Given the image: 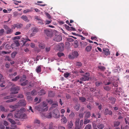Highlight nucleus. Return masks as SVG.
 Instances as JSON below:
<instances>
[{
  "mask_svg": "<svg viewBox=\"0 0 129 129\" xmlns=\"http://www.w3.org/2000/svg\"><path fill=\"white\" fill-rule=\"evenodd\" d=\"M33 8L32 7H31L30 9H27L24 10L23 11V13H26L30 12H32L33 11Z\"/></svg>",
  "mask_w": 129,
  "mask_h": 129,
  "instance_id": "obj_22",
  "label": "nucleus"
},
{
  "mask_svg": "<svg viewBox=\"0 0 129 129\" xmlns=\"http://www.w3.org/2000/svg\"><path fill=\"white\" fill-rule=\"evenodd\" d=\"M64 45L62 43L56 45L57 49L59 51H62L64 49Z\"/></svg>",
  "mask_w": 129,
  "mask_h": 129,
  "instance_id": "obj_10",
  "label": "nucleus"
},
{
  "mask_svg": "<svg viewBox=\"0 0 129 129\" xmlns=\"http://www.w3.org/2000/svg\"><path fill=\"white\" fill-rule=\"evenodd\" d=\"M103 52L105 55L106 56H108L110 54L109 50L108 49H103Z\"/></svg>",
  "mask_w": 129,
  "mask_h": 129,
  "instance_id": "obj_13",
  "label": "nucleus"
},
{
  "mask_svg": "<svg viewBox=\"0 0 129 129\" xmlns=\"http://www.w3.org/2000/svg\"><path fill=\"white\" fill-rule=\"evenodd\" d=\"M20 46V44L18 40H15L13 43L11 45V46L13 49L15 48V47H18Z\"/></svg>",
  "mask_w": 129,
  "mask_h": 129,
  "instance_id": "obj_7",
  "label": "nucleus"
},
{
  "mask_svg": "<svg viewBox=\"0 0 129 129\" xmlns=\"http://www.w3.org/2000/svg\"><path fill=\"white\" fill-rule=\"evenodd\" d=\"M73 125V122L72 121H71L68 123V127L69 129L71 128Z\"/></svg>",
  "mask_w": 129,
  "mask_h": 129,
  "instance_id": "obj_25",
  "label": "nucleus"
},
{
  "mask_svg": "<svg viewBox=\"0 0 129 129\" xmlns=\"http://www.w3.org/2000/svg\"><path fill=\"white\" fill-rule=\"evenodd\" d=\"M62 40V36L59 35H56L54 37L53 40L57 42H60Z\"/></svg>",
  "mask_w": 129,
  "mask_h": 129,
  "instance_id": "obj_8",
  "label": "nucleus"
},
{
  "mask_svg": "<svg viewBox=\"0 0 129 129\" xmlns=\"http://www.w3.org/2000/svg\"><path fill=\"white\" fill-rule=\"evenodd\" d=\"M74 44L76 45V46H75V47H77L78 46V42L76 40L74 41Z\"/></svg>",
  "mask_w": 129,
  "mask_h": 129,
  "instance_id": "obj_62",
  "label": "nucleus"
},
{
  "mask_svg": "<svg viewBox=\"0 0 129 129\" xmlns=\"http://www.w3.org/2000/svg\"><path fill=\"white\" fill-rule=\"evenodd\" d=\"M79 100L81 102H85L86 101V99L84 97H79Z\"/></svg>",
  "mask_w": 129,
  "mask_h": 129,
  "instance_id": "obj_31",
  "label": "nucleus"
},
{
  "mask_svg": "<svg viewBox=\"0 0 129 129\" xmlns=\"http://www.w3.org/2000/svg\"><path fill=\"white\" fill-rule=\"evenodd\" d=\"M67 41L70 42H72L74 41V40L72 38H67Z\"/></svg>",
  "mask_w": 129,
  "mask_h": 129,
  "instance_id": "obj_49",
  "label": "nucleus"
},
{
  "mask_svg": "<svg viewBox=\"0 0 129 129\" xmlns=\"http://www.w3.org/2000/svg\"><path fill=\"white\" fill-rule=\"evenodd\" d=\"M27 82H28V81H27V80L26 81H25L23 82V83H21V85L22 86H25L27 83H28Z\"/></svg>",
  "mask_w": 129,
  "mask_h": 129,
  "instance_id": "obj_52",
  "label": "nucleus"
},
{
  "mask_svg": "<svg viewBox=\"0 0 129 129\" xmlns=\"http://www.w3.org/2000/svg\"><path fill=\"white\" fill-rule=\"evenodd\" d=\"M90 74L88 73H86V74L83 77L80 79V80L84 81L88 80L89 79V76Z\"/></svg>",
  "mask_w": 129,
  "mask_h": 129,
  "instance_id": "obj_5",
  "label": "nucleus"
},
{
  "mask_svg": "<svg viewBox=\"0 0 129 129\" xmlns=\"http://www.w3.org/2000/svg\"><path fill=\"white\" fill-rule=\"evenodd\" d=\"M20 105L22 106H25L26 105V101L24 100H22L19 102Z\"/></svg>",
  "mask_w": 129,
  "mask_h": 129,
  "instance_id": "obj_16",
  "label": "nucleus"
},
{
  "mask_svg": "<svg viewBox=\"0 0 129 129\" xmlns=\"http://www.w3.org/2000/svg\"><path fill=\"white\" fill-rule=\"evenodd\" d=\"M90 120L87 119H85L84 122V123L85 124H86L89 122Z\"/></svg>",
  "mask_w": 129,
  "mask_h": 129,
  "instance_id": "obj_57",
  "label": "nucleus"
},
{
  "mask_svg": "<svg viewBox=\"0 0 129 129\" xmlns=\"http://www.w3.org/2000/svg\"><path fill=\"white\" fill-rule=\"evenodd\" d=\"M31 94L33 95H35L36 94V91L35 89L33 90L31 92Z\"/></svg>",
  "mask_w": 129,
  "mask_h": 129,
  "instance_id": "obj_43",
  "label": "nucleus"
},
{
  "mask_svg": "<svg viewBox=\"0 0 129 129\" xmlns=\"http://www.w3.org/2000/svg\"><path fill=\"white\" fill-rule=\"evenodd\" d=\"M80 120L78 118L76 119L75 122V127L74 129H80L83 124V120H81L80 121V124L79 125Z\"/></svg>",
  "mask_w": 129,
  "mask_h": 129,
  "instance_id": "obj_1",
  "label": "nucleus"
},
{
  "mask_svg": "<svg viewBox=\"0 0 129 129\" xmlns=\"http://www.w3.org/2000/svg\"><path fill=\"white\" fill-rule=\"evenodd\" d=\"M36 72L38 73L40 72L41 71V66L37 67L36 69Z\"/></svg>",
  "mask_w": 129,
  "mask_h": 129,
  "instance_id": "obj_32",
  "label": "nucleus"
},
{
  "mask_svg": "<svg viewBox=\"0 0 129 129\" xmlns=\"http://www.w3.org/2000/svg\"><path fill=\"white\" fill-rule=\"evenodd\" d=\"M58 106V104L57 102H56L55 104H53L52 105L51 108H55Z\"/></svg>",
  "mask_w": 129,
  "mask_h": 129,
  "instance_id": "obj_46",
  "label": "nucleus"
},
{
  "mask_svg": "<svg viewBox=\"0 0 129 129\" xmlns=\"http://www.w3.org/2000/svg\"><path fill=\"white\" fill-rule=\"evenodd\" d=\"M50 48L49 47H46L45 48L46 51L47 52H49L50 50Z\"/></svg>",
  "mask_w": 129,
  "mask_h": 129,
  "instance_id": "obj_63",
  "label": "nucleus"
},
{
  "mask_svg": "<svg viewBox=\"0 0 129 129\" xmlns=\"http://www.w3.org/2000/svg\"><path fill=\"white\" fill-rule=\"evenodd\" d=\"M104 89L106 90H109L110 89V88L108 86L106 85L105 86H104Z\"/></svg>",
  "mask_w": 129,
  "mask_h": 129,
  "instance_id": "obj_48",
  "label": "nucleus"
},
{
  "mask_svg": "<svg viewBox=\"0 0 129 129\" xmlns=\"http://www.w3.org/2000/svg\"><path fill=\"white\" fill-rule=\"evenodd\" d=\"M17 100L16 98H15L13 99H9L6 101V102L7 103H10L16 101Z\"/></svg>",
  "mask_w": 129,
  "mask_h": 129,
  "instance_id": "obj_33",
  "label": "nucleus"
},
{
  "mask_svg": "<svg viewBox=\"0 0 129 129\" xmlns=\"http://www.w3.org/2000/svg\"><path fill=\"white\" fill-rule=\"evenodd\" d=\"M109 99L111 101V103L113 104H115L116 100V98L113 97L109 98Z\"/></svg>",
  "mask_w": 129,
  "mask_h": 129,
  "instance_id": "obj_28",
  "label": "nucleus"
},
{
  "mask_svg": "<svg viewBox=\"0 0 129 129\" xmlns=\"http://www.w3.org/2000/svg\"><path fill=\"white\" fill-rule=\"evenodd\" d=\"M31 25V24L30 23H28L27 24L25 27V28L27 29L29 28Z\"/></svg>",
  "mask_w": 129,
  "mask_h": 129,
  "instance_id": "obj_58",
  "label": "nucleus"
},
{
  "mask_svg": "<svg viewBox=\"0 0 129 129\" xmlns=\"http://www.w3.org/2000/svg\"><path fill=\"white\" fill-rule=\"evenodd\" d=\"M90 116V113L89 112H87L85 114V117L87 118H89Z\"/></svg>",
  "mask_w": 129,
  "mask_h": 129,
  "instance_id": "obj_35",
  "label": "nucleus"
},
{
  "mask_svg": "<svg viewBox=\"0 0 129 129\" xmlns=\"http://www.w3.org/2000/svg\"><path fill=\"white\" fill-rule=\"evenodd\" d=\"M82 65V63L80 62H77L76 64V66L78 67H81Z\"/></svg>",
  "mask_w": 129,
  "mask_h": 129,
  "instance_id": "obj_37",
  "label": "nucleus"
},
{
  "mask_svg": "<svg viewBox=\"0 0 129 129\" xmlns=\"http://www.w3.org/2000/svg\"><path fill=\"white\" fill-rule=\"evenodd\" d=\"M31 29L32 33L30 35V36L31 37L34 36L35 34H36L39 31V29L38 28L36 27H32Z\"/></svg>",
  "mask_w": 129,
  "mask_h": 129,
  "instance_id": "obj_6",
  "label": "nucleus"
},
{
  "mask_svg": "<svg viewBox=\"0 0 129 129\" xmlns=\"http://www.w3.org/2000/svg\"><path fill=\"white\" fill-rule=\"evenodd\" d=\"M20 89L19 87L17 86L15 87L13 86H12L10 89V91L12 92L10 93V95L16 94L18 93V91Z\"/></svg>",
  "mask_w": 129,
  "mask_h": 129,
  "instance_id": "obj_2",
  "label": "nucleus"
},
{
  "mask_svg": "<svg viewBox=\"0 0 129 129\" xmlns=\"http://www.w3.org/2000/svg\"><path fill=\"white\" fill-rule=\"evenodd\" d=\"M13 31V30L10 29V28H9L6 31V33L7 34H11Z\"/></svg>",
  "mask_w": 129,
  "mask_h": 129,
  "instance_id": "obj_36",
  "label": "nucleus"
},
{
  "mask_svg": "<svg viewBox=\"0 0 129 129\" xmlns=\"http://www.w3.org/2000/svg\"><path fill=\"white\" fill-rule=\"evenodd\" d=\"M97 126L99 129H102L104 127V125L103 124L99 123Z\"/></svg>",
  "mask_w": 129,
  "mask_h": 129,
  "instance_id": "obj_24",
  "label": "nucleus"
},
{
  "mask_svg": "<svg viewBox=\"0 0 129 129\" xmlns=\"http://www.w3.org/2000/svg\"><path fill=\"white\" fill-rule=\"evenodd\" d=\"M104 114L105 115H107L108 114L112 115V112L111 111L109 110L108 109L106 108L105 110Z\"/></svg>",
  "mask_w": 129,
  "mask_h": 129,
  "instance_id": "obj_12",
  "label": "nucleus"
},
{
  "mask_svg": "<svg viewBox=\"0 0 129 129\" xmlns=\"http://www.w3.org/2000/svg\"><path fill=\"white\" fill-rule=\"evenodd\" d=\"M53 116L55 118H58L60 116V114L59 111L57 109H55L52 113Z\"/></svg>",
  "mask_w": 129,
  "mask_h": 129,
  "instance_id": "obj_3",
  "label": "nucleus"
},
{
  "mask_svg": "<svg viewBox=\"0 0 129 129\" xmlns=\"http://www.w3.org/2000/svg\"><path fill=\"white\" fill-rule=\"evenodd\" d=\"M46 93V91L43 89H41L38 92V95H43Z\"/></svg>",
  "mask_w": 129,
  "mask_h": 129,
  "instance_id": "obj_23",
  "label": "nucleus"
},
{
  "mask_svg": "<svg viewBox=\"0 0 129 129\" xmlns=\"http://www.w3.org/2000/svg\"><path fill=\"white\" fill-rule=\"evenodd\" d=\"M125 122L126 124H127L129 121V117H127L124 119Z\"/></svg>",
  "mask_w": 129,
  "mask_h": 129,
  "instance_id": "obj_50",
  "label": "nucleus"
},
{
  "mask_svg": "<svg viewBox=\"0 0 129 129\" xmlns=\"http://www.w3.org/2000/svg\"><path fill=\"white\" fill-rule=\"evenodd\" d=\"M20 119H25L26 117V115L23 112H22L21 115H20Z\"/></svg>",
  "mask_w": 129,
  "mask_h": 129,
  "instance_id": "obj_17",
  "label": "nucleus"
},
{
  "mask_svg": "<svg viewBox=\"0 0 129 129\" xmlns=\"http://www.w3.org/2000/svg\"><path fill=\"white\" fill-rule=\"evenodd\" d=\"M61 122L63 124L66 123L67 122V119L65 117H63L61 119Z\"/></svg>",
  "mask_w": 129,
  "mask_h": 129,
  "instance_id": "obj_18",
  "label": "nucleus"
},
{
  "mask_svg": "<svg viewBox=\"0 0 129 129\" xmlns=\"http://www.w3.org/2000/svg\"><path fill=\"white\" fill-rule=\"evenodd\" d=\"M40 123V121L37 119H35L34 120V124L35 125L36 124H39Z\"/></svg>",
  "mask_w": 129,
  "mask_h": 129,
  "instance_id": "obj_29",
  "label": "nucleus"
},
{
  "mask_svg": "<svg viewBox=\"0 0 129 129\" xmlns=\"http://www.w3.org/2000/svg\"><path fill=\"white\" fill-rule=\"evenodd\" d=\"M20 76H18L15 77V78L12 79V80L13 81H16L20 78Z\"/></svg>",
  "mask_w": 129,
  "mask_h": 129,
  "instance_id": "obj_40",
  "label": "nucleus"
},
{
  "mask_svg": "<svg viewBox=\"0 0 129 129\" xmlns=\"http://www.w3.org/2000/svg\"><path fill=\"white\" fill-rule=\"evenodd\" d=\"M17 53L16 52H12L11 54L12 57V58L14 57Z\"/></svg>",
  "mask_w": 129,
  "mask_h": 129,
  "instance_id": "obj_47",
  "label": "nucleus"
},
{
  "mask_svg": "<svg viewBox=\"0 0 129 129\" xmlns=\"http://www.w3.org/2000/svg\"><path fill=\"white\" fill-rule=\"evenodd\" d=\"M75 114L73 112H72L69 115V116L72 118H73L75 116Z\"/></svg>",
  "mask_w": 129,
  "mask_h": 129,
  "instance_id": "obj_61",
  "label": "nucleus"
},
{
  "mask_svg": "<svg viewBox=\"0 0 129 129\" xmlns=\"http://www.w3.org/2000/svg\"><path fill=\"white\" fill-rule=\"evenodd\" d=\"M98 68L101 71H104L106 69V68L104 66H99L98 67Z\"/></svg>",
  "mask_w": 129,
  "mask_h": 129,
  "instance_id": "obj_41",
  "label": "nucleus"
},
{
  "mask_svg": "<svg viewBox=\"0 0 129 129\" xmlns=\"http://www.w3.org/2000/svg\"><path fill=\"white\" fill-rule=\"evenodd\" d=\"M64 27L66 28V29L70 31V27L68 25H66V24H65L64 25Z\"/></svg>",
  "mask_w": 129,
  "mask_h": 129,
  "instance_id": "obj_55",
  "label": "nucleus"
},
{
  "mask_svg": "<svg viewBox=\"0 0 129 129\" xmlns=\"http://www.w3.org/2000/svg\"><path fill=\"white\" fill-rule=\"evenodd\" d=\"M57 54L58 56L59 57H60L62 56H64V55L63 53L60 52L58 53Z\"/></svg>",
  "mask_w": 129,
  "mask_h": 129,
  "instance_id": "obj_53",
  "label": "nucleus"
},
{
  "mask_svg": "<svg viewBox=\"0 0 129 129\" xmlns=\"http://www.w3.org/2000/svg\"><path fill=\"white\" fill-rule=\"evenodd\" d=\"M8 120L9 121V122H10V123L12 124H16V123L12 119L10 118H8Z\"/></svg>",
  "mask_w": 129,
  "mask_h": 129,
  "instance_id": "obj_34",
  "label": "nucleus"
},
{
  "mask_svg": "<svg viewBox=\"0 0 129 129\" xmlns=\"http://www.w3.org/2000/svg\"><path fill=\"white\" fill-rule=\"evenodd\" d=\"M120 124V122L119 121H115L114 122V126H118Z\"/></svg>",
  "mask_w": 129,
  "mask_h": 129,
  "instance_id": "obj_45",
  "label": "nucleus"
},
{
  "mask_svg": "<svg viewBox=\"0 0 129 129\" xmlns=\"http://www.w3.org/2000/svg\"><path fill=\"white\" fill-rule=\"evenodd\" d=\"M41 106L40 105H38L36 106L35 107V109L39 111H43L44 110V109L42 108Z\"/></svg>",
  "mask_w": 129,
  "mask_h": 129,
  "instance_id": "obj_20",
  "label": "nucleus"
},
{
  "mask_svg": "<svg viewBox=\"0 0 129 129\" xmlns=\"http://www.w3.org/2000/svg\"><path fill=\"white\" fill-rule=\"evenodd\" d=\"M80 106V105L79 104H76L74 106V108L75 109L78 111L79 110Z\"/></svg>",
  "mask_w": 129,
  "mask_h": 129,
  "instance_id": "obj_27",
  "label": "nucleus"
},
{
  "mask_svg": "<svg viewBox=\"0 0 129 129\" xmlns=\"http://www.w3.org/2000/svg\"><path fill=\"white\" fill-rule=\"evenodd\" d=\"M0 108L1 110L2 111H4L5 112H7L9 110L8 109H5L4 107L2 105L0 106Z\"/></svg>",
  "mask_w": 129,
  "mask_h": 129,
  "instance_id": "obj_19",
  "label": "nucleus"
},
{
  "mask_svg": "<svg viewBox=\"0 0 129 129\" xmlns=\"http://www.w3.org/2000/svg\"><path fill=\"white\" fill-rule=\"evenodd\" d=\"M91 126L90 124H88L85 127L84 129H91Z\"/></svg>",
  "mask_w": 129,
  "mask_h": 129,
  "instance_id": "obj_42",
  "label": "nucleus"
},
{
  "mask_svg": "<svg viewBox=\"0 0 129 129\" xmlns=\"http://www.w3.org/2000/svg\"><path fill=\"white\" fill-rule=\"evenodd\" d=\"M39 47L41 49H44L45 47V46L44 44L43 43H40L39 45Z\"/></svg>",
  "mask_w": 129,
  "mask_h": 129,
  "instance_id": "obj_21",
  "label": "nucleus"
},
{
  "mask_svg": "<svg viewBox=\"0 0 129 129\" xmlns=\"http://www.w3.org/2000/svg\"><path fill=\"white\" fill-rule=\"evenodd\" d=\"M22 42H23V45H25L26 46H28L29 45V44H26V43L27 42V41L26 39H24L22 41Z\"/></svg>",
  "mask_w": 129,
  "mask_h": 129,
  "instance_id": "obj_39",
  "label": "nucleus"
},
{
  "mask_svg": "<svg viewBox=\"0 0 129 129\" xmlns=\"http://www.w3.org/2000/svg\"><path fill=\"white\" fill-rule=\"evenodd\" d=\"M4 31V29H2L0 30V36H2L3 34Z\"/></svg>",
  "mask_w": 129,
  "mask_h": 129,
  "instance_id": "obj_59",
  "label": "nucleus"
},
{
  "mask_svg": "<svg viewBox=\"0 0 129 129\" xmlns=\"http://www.w3.org/2000/svg\"><path fill=\"white\" fill-rule=\"evenodd\" d=\"M5 67L7 68H9L10 67V64L9 63L7 62L6 63L5 65Z\"/></svg>",
  "mask_w": 129,
  "mask_h": 129,
  "instance_id": "obj_56",
  "label": "nucleus"
},
{
  "mask_svg": "<svg viewBox=\"0 0 129 129\" xmlns=\"http://www.w3.org/2000/svg\"><path fill=\"white\" fill-rule=\"evenodd\" d=\"M46 118H50L52 117V113L51 112H50L48 113L46 116Z\"/></svg>",
  "mask_w": 129,
  "mask_h": 129,
  "instance_id": "obj_38",
  "label": "nucleus"
},
{
  "mask_svg": "<svg viewBox=\"0 0 129 129\" xmlns=\"http://www.w3.org/2000/svg\"><path fill=\"white\" fill-rule=\"evenodd\" d=\"M12 26L13 27L14 29H15L16 28L17 29H20L22 27L23 25L22 24L18 23L14 24L12 25Z\"/></svg>",
  "mask_w": 129,
  "mask_h": 129,
  "instance_id": "obj_9",
  "label": "nucleus"
},
{
  "mask_svg": "<svg viewBox=\"0 0 129 129\" xmlns=\"http://www.w3.org/2000/svg\"><path fill=\"white\" fill-rule=\"evenodd\" d=\"M102 83V82H99L98 81H97L95 82V85L96 86H99Z\"/></svg>",
  "mask_w": 129,
  "mask_h": 129,
  "instance_id": "obj_54",
  "label": "nucleus"
},
{
  "mask_svg": "<svg viewBox=\"0 0 129 129\" xmlns=\"http://www.w3.org/2000/svg\"><path fill=\"white\" fill-rule=\"evenodd\" d=\"M55 95V93L53 91H50L49 92L48 96L50 97H53Z\"/></svg>",
  "mask_w": 129,
  "mask_h": 129,
  "instance_id": "obj_30",
  "label": "nucleus"
},
{
  "mask_svg": "<svg viewBox=\"0 0 129 129\" xmlns=\"http://www.w3.org/2000/svg\"><path fill=\"white\" fill-rule=\"evenodd\" d=\"M78 53L77 51L72 52L71 54L68 55L69 58L73 59L75 57H77L78 56Z\"/></svg>",
  "mask_w": 129,
  "mask_h": 129,
  "instance_id": "obj_4",
  "label": "nucleus"
},
{
  "mask_svg": "<svg viewBox=\"0 0 129 129\" xmlns=\"http://www.w3.org/2000/svg\"><path fill=\"white\" fill-rule=\"evenodd\" d=\"M47 101L48 103H49L50 104H51L53 103V101L51 99H47Z\"/></svg>",
  "mask_w": 129,
  "mask_h": 129,
  "instance_id": "obj_51",
  "label": "nucleus"
},
{
  "mask_svg": "<svg viewBox=\"0 0 129 129\" xmlns=\"http://www.w3.org/2000/svg\"><path fill=\"white\" fill-rule=\"evenodd\" d=\"M92 48V46H88L86 48L85 50L87 52H89Z\"/></svg>",
  "mask_w": 129,
  "mask_h": 129,
  "instance_id": "obj_26",
  "label": "nucleus"
},
{
  "mask_svg": "<svg viewBox=\"0 0 129 129\" xmlns=\"http://www.w3.org/2000/svg\"><path fill=\"white\" fill-rule=\"evenodd\" d=\"M22 112L20 111H18L17 113L15 114L14 115L15 117L16 118L20 119Z\"/></svg>",
  "mask_w": 129,
  "mask_h": 129,
  "instance_id": "obj_14",
  "label": "nucleus"
},
{
  "mask_svg": "<svg viewBox=\"0 0 129 129\" xmlns=\"http://www.w3.org/2000/svg\"><path fill=\"white\" fill-rule=\"evenodd\" d=\"M13 96H14L13 95H9L4 97V99H7L12 98L14 97Z\"/></svg>",
  "mask_w": 129,
  "mask_h": 129,
  "instance_id": "obj_44",
  "label": "nucleus"
},
{
  "mask_svg": "<svg viewBox=\"0 0 129 129\" xmlns=\"http://www.w3.org/2000/svg\"><path fill=\"white\" fill-rule=\"evenodd\" d=\"M21 18L25 22H28L29 21V20L26 16L23 15L21 17Z\"/></svg>",
  "mask_w": 129,
  "mask_h": 129,
  "instance_id": "obj_15",
  "label": "nucleus"
},
{
  "mask_svg": "<svg viewBox=\"0 0 129 129\" xmlns=\"http://www.w3.org/2000/svg\"><path fill=\"white\" fill-rule=\"evenodd\" d=\"M44 32L46 35L49 37H51L52 36L53 34L51 31H50L47 30H44Z\"/></svg>",
  "mask_w": 129,
  "mask_h": 129,
  "instance_id": "obj_11",
  "label": "nucleus"
},
{
  "mask_svg": "<svg viewBox=\"0 0 129 129\" xmlns=\"http://www.w3.org/2000/svg\"><path fill=\"white\" fill-rule=\"evenodd\" d=\"M70 75V73H64V77L66 78L68 77Z\"/></svg>",
  "mask_w": 129,
  "mask_h": 129,
  "instance_id": "obj_60",
  "label": "nucleus"
},
{
  "mask_svg": "<svg viewBox=\"0 0 129 129\" xmlns=\"http://www.w3.org/2000/svg\"><path fill=\"white\" fill-rule=\"evenodd\" d=\"M11 116V118L13 116V114L11 113H10L7 116V118H10L9 117Z\"/></svg>",
  "mask_w": 129,
  "mask_h": 129,
  "instance_id": "obj_64",
  "label": "nucleus"
}]
</instances>
